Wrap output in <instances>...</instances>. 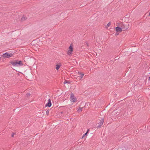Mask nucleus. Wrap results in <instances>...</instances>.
Wrapping results in <instances>:
<instances>
[{
  "label": "nucleus",
  "instance_id": "39448f33",
  "mask_svg": "<svg viewBox=\"0 0 150 150\" xmlns=\"http://www.w3.org/2000/svg\"><path fill=\"white\" fill-rule=\"evenodd\" d=\"M121 28H120L119 27H117L115 28L117 32H121L122 31V29H123V28L122 27H121Z\"/></svg>",
  "mask_w": 150,
  "mask_h": 150
},
{
  "label": "nucleus",
  "instance_id": "f8f14e48",
  "mask_svg": "<svg viewBox=\"0 0 150 150\" xmlns=\"http://www.w3.org/2000/svg\"><path fill=\"white\" fill-rule=\"evenodd\" d=\"M82 110V108H80L78 109V110H77V112H81Z\"/></svg>",
  "mask_w": 150,
  "mask_h": 150
},
{
  "label": "nucleus",
  "instance_id": "6e6552de",
  "mask_svg": "<svg viewBox=\"0 0 150 150\" xmlns=\"http://www.w3.org/2000/svg\"><path fill=\"white\" fill-rule=\"evenodd\" d=\"M61 67V65L59 64H57L56 65V69L58 70Z\"/></svg>",
  "mask_w": 150,
  "mask_h": 150
},
{
  "label": "nucleus",
  "instance_id": "1a4fd4ad",
  "mask_svg": "<svg viewBox=\"0 0 150 150\" xmlns=\"http://www.w3.org/2000/svg\"><path fill=\"white\" fill-rule=\"evenodd\" d=\"M26 19V17L25 16H23L21 18V21H23L25 20Z\"/></svg>",
  "mask_w": 150,
  "mask_h": 150
},
{
  "label": "nucleus",
  "instance_id": "f03ea898",
  "mask_svg": "<svg viewBox=\"0 0 150 150\" xmlns=\"http://www.w3.org/2000/svg\"><path fill=\"white\" fill-rule=\"evenodd\" d=\"M69 100L72 104L77 101L76 98L72 93H71Z\"/></svg>",
  "mask_w": 150,
  "mask_h": 150
},
{
  "label": "nucleus",
  "instance_id": "9b49d317",
  "mask_svg": "<svg viewBox=\"0 0 150 150\" xmlns=\"http://www.w3.org/2000/svg\"><path fill=\"white\" fill-rule=\"evenodd\" d=\"M111 24V23L110 22H109L106 26V28H108L110 26Z\"/></svg>",
  "mask_w": 150,
  "mask_h": 150
},
{
  "label": "nucleus",
  "instance_id": "a211bd4d",
  "mask_svg": "<svg viewBox=\"0 0 150 150\" xmlns=\"http://www.w3.org/2000/svg\"><path fill=\"white\" fill-rule=\"evenodd\" d=\"M149 80H150V77H149Z\"/></svg>",
  "mask_w": 150,
  "mask_h": 150
},
{
  "label": "nucleus",
  "instance_id": "423d86ee",
  "mask_svg": "<svg viewBox=\"0 0 150 150\" xmlns=\"http://www.w3.org/2000/svg\"><path fill=\"white\" fill-rule=\"evenodd\" d=\"M51 100L49 99L48 100V103L46 105V106H48L49 107H50L51 106Z\"/></svg>",
  "mask_w": 150,
  "mask_h": 150
},
{
  "label": "nucleus",
  "instance_id": "4468645a",
  "mask_svg": "<svg viewBox=\"0 0 150 150\" xmlns=\"http://www.w3.org/2000/svg\"><path fill=\"white\" fill-rule=\"evenodd\" d=\"M46 112L47 115H48V114H49V112L48 111H46Z\"/></svg>",
  "mask_w": 150,
  "mask_h": 150
},
{
  "label": "nucleus",
  "instance_id": "6ab92c4d",
  "mask_svg": "<svg viewBox=\"0 0 150 150\" xmlns=\"http://www.w3.org/2000/svg\"><path fill=\"white\" fill-rule=\"evenodd\" d=\"M149 16H150V12H149Z\"/></svg>",
  "mask_w": 150,
  "mask_h": 150
},
{
  "label": "nucleus",
  "instance_id": "2eb2a0df",
  "mask_svg": "<svg viewBox=\"0 0 150 150\" xmlns=\"http://www.w3.org/2000/svg\"><path fill=\"white\" fill-rule=\"evenodd\" d=\"M67 83V81H64V84H65V83Z\"/></svg>",
  "mask_w": 150,
  "mask_h": 150
},
{
  "label": "nucleus",
  "instance_id": "7ed1b4c3",
  "mask_svg": "<svg viewBox=\"0 0 150 150\" xmlns=\"http://www.w3.org/2000/svg\"><path fill=\"white\" fill-rule=\"evenodd\" d=\"M73 49L72 46L71 45L69 47L67 54L68 55H71L73 52Z\"/></svg>",
  "mask_w": 150,
  "mask_h": 150
},
{
  "label": "nucleus",
  "instance_id": "dca6fc26",
  "mask_svg": "<svg viewBox=\"0 0 150 150\" xmlns=\"http://www.w3.org/2000/svg\"><path fill=\"white\" fill-rule=\"evenodd\" d=\"M13 136H14V134H12V137H13Z\"/></svg>",
  "mask_w": 150,
  "mask_h": 150
},
{
  "label": "nucleus",
  "instance_id": "f257e3e1",
  "mask_svg": "<svg viewBox=\"0 0 150 150\" xmlns=\"http://www.w3.org/2000/svg\"><path fill=\"white\" fill-rule=\"evenodd\" d=\"M11 64L13 66L18 67L23 65V63L21 61L15 60L11 62Z\"/></svg>",
  "mask_w": 150,
  "mask_h": 150
},
{
  "label": "nucleus",
  "instance_id": "ddd939ff",
  "mask_svg": "<svg viewBox=\"0 0 150 150\" xmlns=\"http://www.w3.org/2000/svg\"><path fill=\"white\" fill-rule=\"evenodd\" d=\"M87 134V132H86V133H85V134H84L83 135V136H82V138L85 135H86Z\"/></svg>",
  "mask_w": 150,
  "mask_h": 150
},
{
  "label": "nucleus",
  "instance_id": "0eeeda50",
  "mask_svg": "<svg viewBox=\"0 0 150 150\" xmlns=\"http://www.w3.org/2000/svg\"><path fill=\"white\" fill-rule=\"evenodd\" d=\"M103 120H102L100 121V122L98 123V125H99L98 126V127H100L103 124Z\"/></svg>",
  "mask_w": 150,
  "mask_h": 150
},
{
  "label": "nucleus",
  "instance_id": "9d476101",
  "mask_svg": "<svg viewBox=\"0 0 150 150\" xmlns=\"http://www.w3.org/2000/svg\"><path fill=\"white\" fill-rule=\"evenodd\" d=\"M78 75H80L81 76V78H82V77L84 76V74H83L81 73H78Z\"/></svg>",
  "mask_w": 150,
  "mask_h": 150
},
{
  "label": "nucleus",
  "instance_id": "20e7f679",
  "mask_svg": "<svg viewBox=\"0 0 150 150\" xmlns=\"http://www.w3.org/2000/svg\"><path fill=\"white\" fill-rule=\"evenodd\" d=\"M13 56V54L11 53H5L3 54L2 57L4 58H9Z\"/></svg>",
  "mask_w": 150,
  "mask_h": 150
},
{
  "label": "nucleus",
  "instance_id": "f3484780",
  "mask_svg": "<svg viewBox=\"0 0 150 150\" xmlns=\"http://www.w3.org/2000/svg\"><path fill=\"white\" fill-rule=\"evenodd\" d=\"M89 130H88H88L87 131V133H88V132H89Z\"/></svg>",
  "mask_w": 150,
  "mask_h": 150
}]
</instances>
